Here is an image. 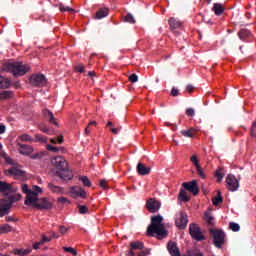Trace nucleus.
Listing matches in <instances>:
<instances>
[{"instance_id":"obj_1","label":"nucleus","mask_w":256,"mask_h":256,"mask_svg":"<svg viewBox=\"0 0 256 256\" xmlns=\"http://www.w3.org/2000/svg\"><path fill=\"white\" fill-rule=\"evenodd\" d=\"M147 234L150 237H157V239H165L169 232L165 230V225L163 224V216L157 215L151 218V225L147 228Z\"/></svg>"},{"instance_id":"obj_2","label":"nucleus","mask_w":256,"mask_h":256,"mask_svg":"<svg viewBox=\"0 0 256 256\" xmlns=\"http://www.w3.org/2000/svg\"><path fill=\"white\" fill-rule=\"evenodd\" d=\"M51 163L57 169V175L64 181H71L73 179V172L69 171L67 160L63 156H56L51 159Z\"/></svg>"},{"instance_id":"obj_3","label":"nucleus","mask_w":256,"mask_h":256,"mask_svg":"<svg viewBox=\"0 0 256 256\" xmlns=\"http://www.w3.org/2000/svg\"><path fill=\"white\" fill-rule=\"evenodd\" d=\"M5 70L12 73L14 77H23L26 73H29L30 67L23 64V62H9L5 64Z\"/></svg>"},{"instance_id":"obj_4","label":"nucleus","mask_w":256,"mask_h":256,"mask_svg":"<svg viewBox=\"0 0 256 256\" xmlns=\"http://www.w3.org/2000/svg\"><path fill=\"white\" fill-rule=\"evenodd\" d=\"M21 199V195L15 194L9 196L6 200L0 201V217H5V215H9V211H11V207L15 201H19Z\"/></svg>"},{"instance_id":"obj_5","label":"nucleus","mask_w":256,"mask_h":256,"mask_svg":"<svg viewBox=\"0 0 256 256\" xmlns=\"http://www.w3.org/2000/svg\"><path fill=\"white\" fill-rule=\"evenodd\" d=\"M210 235H212L215 247H217V249H221L225 244V232H223V230L210 228Z\"/></svg>"},{"instance_id":"obj_6","label":"nucleus","mask_w":256,"mask_h":256,"mask_svg":"<svg viewBox=\"0 0 256 256\" xmlns=\"http://www.w3.org/2000/svg\"><path fill=\"white\" fill-rule=\"evenodd\" d=\"M31 207H35V209L43 210V209H51L53 204L49 201L48 198H39V194L36 195V199L30 202Z\"/></svg>"},{"instance_id":"obj_7","label":"nucleus","mask_w":256,"mask_h":256,"mask_svg":"<svg viewBox=\"0 0 256 256\" xmlns=\"http://www.w3.org/2000/svg\"><path fill=\"white\" fill-rule=\"evenodd\" d=\"M190 236L192 239H195V241H205V235H203V232H201V228L195 224L191 223L189 226Z\"/></svg>"},{"instance_id":"obj_8","label":"nucleus","mask_w":256,"mask_h":256,"mask_svg":"<svg viewBox=\"0 0 256 256\" xmlns=\"http://www.w3.org/2000/svg\"><path fill=\"white\" fill-rule=\"evenodd\" d=\"M29 83L33 85V87H45L47 85V78L43 74H33Z\"/></svg>"},{"instance_id":"obj_9","label":"nucleus","mask_w":256,"mask_h":256,"mask_svg":"<svg viewBox=\"0 0 256 256\" xmlns=\"http://www.w3.org/2000/svg\"><path fill=\"white\" fill-rule=\"evenodd\" d=\"M21 189H22V192L26 194V199L24 201L25 205H31V202L37 199V193L29 189V185L27 184H23L21 186Z\"/></svg>"},{"instance_id":"obj_10","label":"nucleus","mask_w":256,"mask_h":256,"mask_svg":"<svg viewBox=\"0 0 256 256\" xmlns=\"http://www.w3.org/2000/svg\"><path fill=\"white\" fill-rule=\"evenodd\" d=\"M175 223L178 229H185V227H187V223H189V218L187 216V213L180 212L179 214H177Z\"/></svg>"},{"instance_id":"obj_11","label":"nucleus","mask_w":256,"mask_h":256,"mask_svg":"<svg viewBox=\"0 0 256 256\" xmlns=\"http://www.w3.org/2000/svg\"><path fill=\"white\" fill-rule=\"evenodd\" d=\"M226 187L228 191H237L239 189V180L235 177V175L229 174L226 177Z\"/></svg>"},{"instance_id":"obj_12","label":"nucleus","mask_w":256,"mask_h":256,"mask_svg":"<svg viewBox=\"0 0 256 256\" xmlns=\"http://www.w3.org/2000/svg\"><path fill=\"white\" fill-rule=\"evenodd\" d=\"M182 187L192 193V195H199V186L197 185V180H192L190 182H184Z\"/></svg>"},{"instance_id":"obj_13","label":"nucleus","mask_w":256,"mask_h":256,"mask_svg":"<svg viewBox=\"0 0 256 256\" xmlns=\"http://www.w3.org/2000/svg\"><path fill=\"white\" fill-rule=\"evenodd\" d=\"M146 209H148L150 213H157V211L161 209V202L155 198H150L146 202Z\"/></svg>"},{"instance_id":"obj_14","label":"nucleus","mask_w":256,"mask_h":256,"mask_svg":"<svg viewBox=\"0 0 256 256\" xmlns=\"http://www.w3.org/2000/svg\"><path fill=\"white\" fill-rule=\"evenodd\" d=\"M70 193L74 199L80 197L81 199H85L87 197V192L80 186H73L70 188Z\"/></svg>"},{"instance_id":"obj_15","label":"nucleus","mask_w":256,"mask_h":256,"mask_svg":"<svg viewBox=\"0 0 256 256\" xmlns=\"http://www.w3.org/2000/svg\"><path fill=\"white\" fill-rule=\"evenodd\" d=\"M167 250L171 256H181V251L179 250V247L177 246L176 242H174V241L168 242Z\"/></svg>"},{"instance_id":"obj_16","label":"nucleus","mask_w":256,"mask_h":256,"mask_svg":"<svg viewBox=\"0 0 256 256\" xmlns=\"http://www.w3.org/2000/svg\"><path fill=\"white\" fill-rule=\"evenodd\" d=\"M43 117L46 119V121H49L52 125H59L57 123V118H55V115H53V112L49 109L42 110Z\"/></svg>"},{"instance_id":"obj_17","label":"nucleus","mask_w":256,"mask_h":256,"mask_svg":"<svg viewBox=\"0 0 256 256\" xmlns=\"http://www.w3.org/2000/svg\"><path fill=\"white\" fill-rule=\"evenodd\" d=\"M0 191L1 193H15L16 189L13 188V185L0 181Z\"/></svg>"},{"instance_id":"obj_18","label":"nucleus","mask_w":256,"mask_h":256,"mask_svg":"<svg viewBox=\"0 0 256 256\" xmlns=\"http://www.w3.org/2000/svg\"><path fill=\"white\" fill-rule=\"evenodd\" d=\"M7 172L9 175H14V177H23L25 175V171L21 169V166H13Z\"/></svg>"},{"instance_id":"obj_19","label":"nucleus","mask_w":256,"mask_h":256,"mask_svg":"<svg viewBox=\"0 0 256 256\" xmlns=\"http://www.w3.org/2000/svg\"><path fill=\"white\" fill-rule=\"evenodd\" d=\"M19 147V153L21 155H31V152L33 151V147L26 145V144H17Z\"/></svg>"},{"instance_id":"obj_20","label":"nucleus","mask_w":256,"mask_h":256,"mask_svg":"<svg viewBox=\"0 0 256 256\" xmlns=\"http://www.w3.org/2000/svg\"><path fill=\"white\" fill-rule=\"evenodd\" d=\"M48 189L52 193H56L57 195H63L65 193V189L61 186H57L53 183H48Z\"/></svg>"},{"instance_id":"obj_21","label":"nucleus","mask_w":256,"mask_h":256,"mask_svg":"<svg viewBox=\"0 0 256 256\" xmlns=\"http://www.w3.org/2000/svg\"><path fill=\"white\" fill-rule=\"evenodd\" d=\"M136 170L139 175H149L151 173V168L145 166L143 163H138Z\"/></svg>"},{"instance_id":"obj_22","label":"nucleus","mask_w":256,"mask_h":256,"mask_svg":"<svg viewBox=\"0 0 256 256\" xmlns=\"http://www.w3.org/2000/svg\"><path fill=\"white\" fill-rule=\"evenodd\" d=\"M197 131H199L197 128L191 127L188 130H181L180 133L183 137L193 138L197 135Z\"/></svg>"},{"instance_id":"obj_23","label":"nucleus","mask_w":256,"mask_h":256,"mask_svg":"<svg viewBox=\"0 0 256 256\" xmlns=\"http://www.w3.org/2000/svg\"><path fill=\"white\" fill-rule=\"evenodd\" d=\"M168 23H169V26H170V29L171 31H175V29H180L181 27V21H179L177 18L175 17H171L169 20H168Z\"/></svg>"},{"instance_id":"obj_24","label":"nucleus","mask_w":256,"mask_h":256,"mask_svg":"<svg viewBox=\"0 0 256 256\" xmlns=\"http://www.w3.org/2000/svg\"><path fill=\"white\" fill-rule=\"evenodd\" d=\"M238 37L241 41H247L251 37V32L247 28H243L238 32Z\"/></svg>"},{"instance_id":"obj_25","label":"nucleus","mask_w":256,"mask_h":256,"mask_svg":"<svg viewBox=\"0 0 256 256\" xmlns=\"http://www.w3.org/2000/svg\"><path fill=\"white\" fill-rule=\"evenodd\" d=\"M130 249H132V251H141L145 249V244L141 241L130 242Z\"/></svg>"},{"instance_id":"obj_26","label":"nucleus","mask_w":256,"mask_h":256,"mask_svg":"<svg viewBox=\"0 0 256 256\" xmlns=\"http://www.w3.org/2000/svg\"><path fill=\"white\" fill-rule=\"evenodd\" d=\"M212 11H214L217 16L223 15V13H225V7H223V4L221 3H214Z\"/></svg>"},{"instance_id":"obj_27","label":"nucleus","mask_w":256,"mask_h":256,"mask_svg":"<svg viewBox=\"0 0 256 256\" xmlns=\"http://www.w3.org/2000/svg\"><path fill=\"white\" fill-rule=\"evenodd\" d=\"M11 87V80L0 76V89H9Z\"/></svg>"},{"instance_id":"obj_28","label":"nucleus","mask_w":256,"mask_h":256,"mask_svg":"<svg viewBox=\"0 0 256 256\" xmlns=\"http://www.w3.org/2000/svg\"><path fill=\"white\" fill-rule=\"evenodd\" d=\"M109 15V9L107 8H100L96 12V19H104V17H107Z\"/></svg>"},{"instance_id":"obj_29","label":"nucleus","mask_w":256,"mask_h":256,"mask_svg":"<svg viewBox=\"0 0 256 256\" xmlns=\"http://www.w3.org/2000/svg\"><path fill=\"white\" fill-rule=\"evenodd\" d=\"M13 91L5 90L0 92V100L5 101L6 99H12Z\"/></svg>"},{"instance_id":"obj_30","label":"nucleus","mask_w":256,"mask_h":256,"mask_svg":"<svg viewBox=\"0 0 256 256\" xmlns=\"http://www.w3.org/2000/svg\"><path fill=\"white\" fill-rule=\"evenodd\" d=\"M204 219L207 225H215V218L211 216V212H205Z\"/></svg>"},{"instance_id":"obj_31","label":"nucleus","mask_w":256,"mask_h":256,"mask_svg":"<svg viewBox=\"0 0 256 256\" xmlns=\"http://www.w3.org/2000/svg\"><path fill=\"white\" fill-rule=\"evenodd\" d=\"M13 231V228L9 224H4L0 226V235H3L5 233H11Z\"/></svg>"},{"instance_id":"obj_32","label":"nucleus","mask_w":256,"mask_h":256,"mask_svg":"<svg viewBox=\"0 0 256 256\" xmlns=\"http://www.w3.org/2000/svg\"><path fill=\"white\" fill-rule=\"evenodd\" d=\"M79 181H81L84 187H91L92 185L91 180H89V177L87 176H79Z\"/></svg>"},{"instance_id":"obj_33","label":"nucleus","mask_w":256,"mask_h":256,"mask_svg":"<svg viewBox=\"0 0 256 256\" xmlns=\"http://www.w3.org/2000/svg\"><path fill=\"white\" fill-rule=\"evenodd\" d=\"M179 199L180 201H184V202H188L190 201V197L187 195V192L183 189L180 190V193H179Z\"/></svg>"},{"instance_id":"obj_34","label":"nucleus","mask_w":256,"mask_h":256,"mask_svg":"<svg viewBox=\"0 0 256 256\" xmlns=\"http://www.w3.org/2000/svg\"><path fill=\"white\" fill-rule=\"evenodd\" d=\"M213 205L217 206L219 203H223V197L221 196V191L217 192V196L212 199Z\"/></svg>"},{"instance_id":"obj_35","label":"nucleus","mask_w":256,"mask_h":256,"mask_svg":"<svg viewBox=\"0 0 256 256\" xmlns=\"http://www.w3.org/2000/svg\"><path fill=\"white\" fill-rule=\"evenodd\" d=\"M215 177L217 179V182L221 183V181H223V177H225V173H223V169L219 168L218 170H216Z\"/></svg>"},{"instance_id":"obj_36","label":"nucleus","mask_w":256,"mask_h":256,"mask_svg":"<svg viewBox=\"0 0 256 256\" xmlns=\"http://www.w3.org/2000/svg\"><path fill=\"white\" fill-rule=\"evenodd\" d=\"M59 9L62 13L69 12V13H75V10L69 6H65L63 4L59 5Z\"/></svg>"},{"instance_id":"obj_37","label":"nucleus","mask_w":256,"mask_h":256,"mask_svg":"<svg viewBox=\"0 0 256 256\" xmlns=\"http://www.w3.org/2000/svg\"><path fill=\"white\" fill-rule=\"evenodd\" d=\"M78 211L80 215H87V213H89V208L85 205L78 204Z\"/></svg>"},{"instance_id":"obj_38","label":"nucleus","mask_w":256,"mask_h":256,"mask_svg":"<svg viewBox=\"0 0 256 256\" xmlns=\"http://www.w3.org/2000/svg\"><path fill=\"white\" fill-rule=\"evenodd\" d=\"M229 229H231V231H234L235 233H237V231H240L241 226H239V224H237L235 222H230Z\"/></svg>"},{"instance_id":"obj_39","label":"nucleus","mask_w":256,"mask_h":256,"mask_svg":"<svg viewBox=\"0 0 256 256\" xmlns=\"http://www.w3.org/2000/svg\"><path fill=\"white\" fill-rule=\"evenodd\" d=\"M19 139L20 141L33 143V138H31V136H29L28 134H22L21 136H19Z\"/></svg>"},{"instance_id":"obj_40","label":"nucleus","mask_w":256,"mask_h":256,"mask_svg":"<svg viewBox=\"0 0 256 256\" xmlns=\"http://www.w3.org/2000/svg\"><path fill=\"white\" fill-rule=\"evenodd\" d=\"M149 255H151V249H149V248H143L138 253V256H149Z\"/></svg>"},{"instance_id":"obj_41","label":"nucleus","mask_w":256,"mask_h":256,"mask_svg":"<svg viewBox=\"0 0 256 256\" xmlns=\"http://www.w3.org/2000/svg\"><path fill=\"white\" fill-rule=\"evenodd\" d=\"M63 250L66 251V253H71L74 256H77V250L73 247H63Z\"/></svg>"},{"instance_id":"obj_42","label":"nucleus","mask_w":256,"mask_h":256,"mask_svg":"<svg viewBox=\"0 0 256 256\" xmlns=\"http://www.w3.org/2000/svg\"><path fill=\"white\" fill-rule=\"evenodd\" d=\"M124 21L126 23L134 24L135 23V18L131 14H128V15L125 16Z\"/></svg>"},{"instance_id":"obj_43","label":"nucleus","mask_w":256,"mask_h":256,"mask_svg":"<svg viewBox=\"0 0 256 256\" xmlns=\"http://www.w3.org/2000/svg\"><path fill=\"white\" fill-rule=\"evenodd\" d=\"M36 141H39L40 143H47V138L43 137L41 134L35 135Z\"/></svg>"},{"instance_id":"obj_44","label":"nucleus","mask_w":256,"mask_h":256,"mask_svg":"<svg viewBox=\"0 0 256 256\" xmlns=\"http://www.w3.org/2000/svg\"><path fill=\"white\" fill-rule=\"evenodd\" d=\"M196 173L201 177V179H205V172H203L201 166L196 167Z\"/></svg>"},{"instance_id":"obj_45","label":"nucleus","mask_w":256,"mask_h":256,"mask_svg":"<svg viewBox=\"0 0 256 256\" xmlns=\"http://www.w3.org/2000/svg\"><path fill=\"white\" fill-rule=\"evenodd\" d=\"M128 79L132 83H137L139 81V76H137V74H131Z\"/></svg>"},{"instance_id":"obj_46","label":"nucleus","mask_w":256,"mask_h":256,"mask_svg":"<svg viewBox=\"0 0 256 256\" xmlns=\"http://www.w3.org/2000/svg\"><path fill=\"white\" fill-rule=\"evenodd\" d=\"M190 161L191 163H193V165H195V167H199V159L197 158V156L193 155L191 158H190Z\"/></svg>"},{"instance_id":"obj_47","label":"nucleus","mask_w":256,"mask_h":256,"mask_svg":"<svg viewBox=\"0 0 256 256\" xmlns=\"http://www.w3.org/2000/svg\"><path fill=\"white\" fill-rule=\"evenodd\" d=\"M13 253H14V255H20V256H23V255H25V249H23V248H20V249H14V250H13Z\"/></svg>"},{"instance_id":"obj_48","label":"nucleus","mask_w":256,"mask_h":256,"mask_svg":"<svg viewBox=\"0 0 256 256\" xmlns=\"http://www.w3.org/2000/svg\"><path fill=\"white\" fill-rule=\"evenodd\" d=\"M187 117H195V110L193 108L186 109Z\"/></svg>"},{"instance_id":"obj_49","label":"nucleus","mask_w":256,"mask_h":256,"mask_svg":"<svg viewBox=\"0 0 256 256\" xmlns=\"http://www.w3.org/2000/svg\"><path fill=\"white\" fill-rule=\"evenodd\" d=\"M47 149H48V151H52L53 153H59V147H55V146H53V145H48L47 146Z\"/></svg>"},{"instance_id":"obj_50","label":"nucleus","mask_w":256,"mask_h":256,"mask_svg":"<svg viewBox=\"0 0 256 256\" xmlns=\"http://www.w3.org/2000/svg\"><path fill=\"white\" fill-rule=\"evenodd\" d=\"M188 255L189 256H204L203 253H201L199 251H193V250L188 251Z\"/></svg>"},{"instance_id":"obj_51","label":"nucleus","mask_w":256,"mask_h":256,"mask_svg":"<svg viewBox=\"0 0 256 256\" xmlns=\"http://www.w3.org/2000/svg\"><path fill=\"white\" fill-rule=\"evenodd\" d=\"M52 238H49L45 235L42 236V239L40 240L41 244L44 245L45 243L51 242Z\"/></svg>"},{"instance_id":"obj_52","label":"nucleus","mask_w":256,"mask_h":256,"mask_svg":"<svg viewBox=\"0 0 256 256\" xmlns=\"http://www.w3.org/2000/svg\"><path fill=\"white\" fill-rule=\"evenodd\" d=\"M75 70L78 71V73H85V66L78 65L75 67Z\"/></svg>"},{"instance_id":"obj_53","label":"nucleus","mask_w":256,"mask_h":256,"mask_svg":"<svg viewBox=\"0 0 256 256\" xmlns=\"http://www.w3.org/2000/svg\"><path fill=\"white\" fill-rule=\"evenodd\" d=\"M39 129H40V131H42V133H47V134H49V128H47V126H45V125H40V126H39Z\"/></svg>"},{"instance_id":"obj_54","label":"nucleus","mask_w":256,"mask_h":256,"mask_svg":"<svg viewBox=\"0 0 256 256\" xmlns=\"http://www.w3.org/2000/svg\"><path fill=\"white\" fill-rule=\"evenodd\" d=\"M7 131V127L5 126V124L0 123V135H3V133H5Z\"/></svg>"},{"instance_id":"obj_55","label":"nucleus","mask_w":256,"mask_h":256,"mask_svg":"<svg viewBox=\"0 0 256 256\" xmlns=\"http://www.w3.org/2000/svg\"><path fill=\"white\" fill-rule=\"evenodd\" d=\"M171 95L172 97H177L179 95V90L176 88H172Z\"/></svg>"},{"instance_id":"obj_56","label":"nucleus","mask_w":256,"mask_h":256,"mask_svg":"<svg viewBox=\"0 0 256 256\" xmlns=\"http://www.w3.org/2000/svg\"><path fill=\"white\" fill-rule=\"evenodd\" d=\"M67 227L65 226H60L59 227V232L61 233V235H65V233H67Z\"/></svg>"},{"instance_id":"obj_57","label":"nucleus","mask_w":256,"mask_h":256,"mask_svg":"<svg viewBox=\"0 0 256 256\" xmlns=\"http://www.w3.org/2000/svg\"><path fill=\"white\" fill-rule=\"evenodd\" d=\"M100 187L102 189H107V180H101L100 181Z\"/></svg>"},{"instance_id":"obj_58","label":"nucleus","mask_w":256,"mask_h":256,"mask_svg":"<svg viewBox=\"0 0 256 256\" xmlns=\"http://www.w3.org/2000/svg\"><path fill=\"white\" fill-rule=\"evenodd\" d=\"M58 203H69V199L66 197H60L58 198Z\"/></svg>"},{"instance_id":"obj_59","label":"nucleus","mask_w":256,"mask_h":256,"mask_svg":"<svg viewBox=\"0 0 256 256\" xmlns=\"http://www.w3.org/2000/svg\"><path fill=\"white\" fill-rule=\"evenodd\" d=\"M42 189H41V187H39V186H34L33 187V193H42Z\"/></svg>"},{"instance_id":"obj_60","label":"nucleus","mask_w":256,"mask_h":256,"mask_svg":"<svg viewBox=\"0 0 256 256\" xmlns=\"http://www.w3.org/2000/svg\"><path fill=\"white\" fill-rule=\"evenodd\" d=\"M41 245H43V244L41 243V241L36 242V243L33 244V249L37 250V249H39V247H41Z\"/></svg>"},{"instance_id":"obj_61","label":"nucleus","mask_w":256,"mask_h":256,"mask_svg":"<svg viewBox=\"0 0 256 256\" xmlns=\"http://www.w3.org/2000/svg\"><path fill=\"white\" fill-rule=\"evenodd\" d=\"M56 143H58L59 145H61V143H63V135H60V136L56 139Z\"/></svg>"},{"instance_id":"obj_62","label":"nucleus","mask_w":256,"mask_h":256,"mask_svg":"<svg viewBox=\"0 0 256 256\" xmlns=\"http://www.w3.org/2000/svg\"><path fill=\"white\" fill-rule=\"evenodd\" d=\"M193 89H194V87L191 86V85H187V86H186V91H188V93H192V92H193Z\"/></svg>"},{"instance_id":"obj_63","label":"nucleus","mask_w":256,"mask_h":256,"mask_svg":"<svg viewBox=\"0 0 256 256\" xmlns=\"http://www.w3.org/2000/svg\"><path fill=\"white\" fill-rule=\"evenodd\" d=\"M6 221H7L8 223H11V222L15 221V218H14V217H11V216H7V217H6Z\"/></svg>"},{"instance_id":"obj_64","label":"nucleus","mask_w":256,"mask_h":256,"mask_svg":"<svg viewBox=\"0 0 256 256\" xmlns=\"http://www.w3.org/2000/svg\"><path fill=\"white\" fill-rule=\"evenodd\" d=\"M135 252L130 248V250L127 252L126 256H134Z\"/></svg>"}]
</instances>
